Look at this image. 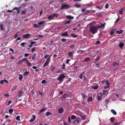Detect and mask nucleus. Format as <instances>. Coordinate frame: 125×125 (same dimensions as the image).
<instances>
[{
  "instance_id": "56",
  "label": "nucleus",
  "mask_w": 125,
  "mask_h": 125,
  "mask_svg": "<svg viewBox=\"0 0 125 125\" xmlns=\"http://www.w3.org/2000/svg\"><path fill=\"white\" fill-rule=\"evenodd\" d=\"M29 54H28L27 53H25V54L24 56L25 57H27L29 55Z\"/></svg>"
},
{
  "instance_id": "6",
  "label": "nucleus",
  "mask_w": 125,
  "mask_h": 125,
  "mask_svg": "<svg viewBox=\"0 0 125 125\" xmlns=\"http://www.w3.org/2000/svg\"><path fill=\"white\" fill-rule=\"evenodd\" d=\"M80 121V118H77L76 120L73 121V123L77 124L79 123Z\"/></svg>"
},
{
  "instance_id": "26",
  "label": "nucleus",
  "mask_w": 125,
  "mask_h": 125,
  "mask_svg": "<svg viewBox=\"0 0 125 125\" xmlns=\"http://www.w3.org/2000/svg\"><path fill=\"white\" fill-rule=\"evenodd\" d=\"M92 100V98L91 97H88V100L87 102H90Z\"/></svg>"
},
{
  "instance_id": "53",
  "label": "nucleus",
  "mask_w": 125,
  "mask_h": 125,
  "mask_svg": "<svg viewBox=\"0 0 125 125\" xmlns=\"http://www.w3.org/2000/svg\"><path fill=\"white\" fill-rule=\"evenodd\" d=\"M81 94L83 98H84L85 97V95L84 94L82 93Z\"/></svg>"
},
{
  "instance_id": "3",
  "label": "nucleus",
  "mask_w": 125,
  "mask_h": 125,
  "mask_svg": "<svg viewBox=\"0 0 125 125\" xmlns=\"http://www.w3.org/2000/svg\"><path fill=\"white\" fill-rule=\"evenodd\" d=\"M65 77L64 75L62 74L57 79V80L59 81L61 83L63 81V79Z\"/></svg>"
},
{
  "instance_id": "47",
  "label": "nucleus",
  "mask_w": 125,
  "mask_h": 125,
  "mask_svg": "<svg viewBox=\"0 0 125 125\" xmlns=\"http://www.w3.org/2000/svg\"><path fill=\"white\" fill-rule=\"evenodd\" d=\"M34 27L35 28H37L39 27V26L37 24H34Z\"/></svg>"
},
{
  "instance_id": "16",
  "label": "nucleus",
  "mask_w": 125,
  "mask_h": 125,
  "mask_svg": "<svg viewBox=\"0 0 125 125\" xmlns=\"http://www.w3.org/2000/svg\"><path fill=\"white\" fill-rule=\"evenodd\" d=\"M113 65L114 66H118L119 65V64L115 62H113Z\"/></svg>"
},
{
  "instance_id": "49",
  "label": "nucleus",
  "mask_w": 125,
  "mask_h": 125,
  "mask_svg": "<svg viewBox=\"0 0 125 125\" xmlns=\"http://www.w3.org/2000/svg\"><path fill=\"white\" fill-rule=\"evenodd\" d=\"M62 42H64L66 41L67 40L66 39H62Z\"/></svg>"
},
{
  "instance_id": "2",
  "label": "nucleus",
  "mask_w": 125,
  "mask_h": 125,
  "mask_svg": "<svg viewBox=\"0 0 125 125\" xmlns=\"http://www.w3.org/2000/svg\"><path fill=\"white\" fill-rule=\"evenodd\" d=\"M70 5L66 3H64L62 5L61 9L63 10L64 9H67L70 7Z\"/></svg>"
},
{
  "instance_id": "33",
  "label": "nucleus",
  "mask_w": 125,
  "mask_h": 125,
  "mask_svg": "<svg viewBox=\"0 0 125 125\" xmlns=\"http://www.w3.org/2000/svg\"><path fill=\"white\" fill-rule=\"evenodd\" d=\"M0 28L1 30H3L4 28L3 24H1L0 25Z\"/></svg>"
},
{
  "instance_id": "64",
  "label": "nucleus",
  "mask_w": 125,
  "mask_h": 125,
  "mask_svg": "<svg viewBox=\"0 0 125 125\" xmlns=\"http://www.w3.org/2000/svg\"><path fill=\"white\" fill-rule=\"evenodd\" d=\"M35 48L34 47L33 48H32L31 51L32 52H33L35 50Z\"/></svg>"
},
{
  "instance_id": "46",
  "label": "nucleus",
  "mask_w": 125,
  "mask_h": 125,
  "mask_svg": "<svg viewBox=\"0 0 125 125\" xmlns=\"http://www.w3.org/2000/svg\"><path fill=\"white\" fill-rule=\"evenodd\" d=\"M102 98V97L101 96H98L97 97V99L98 100L100 101V100Z\"/></svg>"
},
{
  "instance_id": "7",
  "label": "nucleus",
  "mask_w": 125,
  "mask_h": 125,
  "mask_svg": "<svg viewBox=\"0 0 125 125\" xmlns=\"http://www.w3.org/2000/svg\"><path fill=\"white\" fill-rule=\"evenodd\" d=\"M21 9V7L19 8L15 7L13 9V10H16L18 12V13L19 14L20 13L19 10Z\"/></svg>"
},
{
  "instance_id": "24",
  "label": "nucleus",
  "mask_w": 125,
  "mask_h": 125,
  "mask_svg": "<svg viewBox=\"0 0 125 125\" xmlns=\"http://www.w3.org/2000/svg\"><path fill=\"white\" fill-rule=\"evenodd\" d=\"M92 89H96L98 88V86L97 85H95L94 86H92Z\"/></svg>"
},
{
  "instance_id": "62",
  "label": "nucleus",
  "mask_w": 125,
  "mask_h": 125,
  "mask_svg": "<svg viewBox=\"0 0 125 125\" xmlns=\"http://www.w3.org/2000/svg\"><path fill=\"white\" fill-rule=\"evenodd\" d=\"M30 43L31 44H32V45L33 44H35L36 43V42H31Z\"/></svg>"
},
{
  "instance_id": "36",
  "label": "nucleus",
  "mask_w": 125,
  "mask_h": 125,
  "mask_svg": "<svg viewBox=\"0 0 125 125\" xmlns=\"http://www.w3.org/2000/svg\"><path fill=\"white\" fill-rule=\"evenodd\" d=\"M113 30L115 31V30L113 29H112L111 31L110 32V34L111 35L113 34L115 32V31H114Z\"/></svg>"
},
{
  "instance_id": "39",
  "label": "nucleus",
  "mask_w": 125,
  "mask_h": 125,
  "mask_svg": "<svg viewBox=\"0 0 125 125\" xmlns=\"http://www.w3.org/2000/svg\"><path fill=\"white\" fill-rule=\"evenodd\" d=\"M20 116H18L16 117V119L17 120L19 121L20 120Z\"/></svg>"
},
{
  "instance_id": "34",
  "label": "nucleus",
  "mask_w": 125,
  "mask_h": 125,
  "mask_svg": "<svg viewBox=\"0 0 125 125\" xmlns=\"http://www.w3.org/2000/svg\"><path fill=\"white\" fill-rule=\"evenodd\" d=\"M67 95V94H65L62 96V98L65 99L66 98Z\"/></svg>"
},
{
  "instance_id": "58",
  "label": "nucleus",
  "mask_w": 125,
  "mask_h": 125,
  "mask_svg": "<svg viewBox=\"0 0 125 125\" xmlns=\"http://www.w3.org/2000/svg\"><path fill=\"white\" fill-rule=\"evenodd\" d=\"M49 56V55L47 54L44 56V59H46Z\"/></svg>"
},
{
  "instance_id": "43",
  "label": "nucleus",
  "mask_w": 125,
  "mask_h": 125,
  "mask_svg": "<svg viewBox=\"0 0 125 125\" xmlns=\"http://www.w3.org/2000/svg\"><path fill=\"white\" fill-rule=\"evenodd\" d=\"M90 12V11L89 10H86L84 13V14L86 15L87 14H88Z\"/></svg>"
},
{
  "instance_id": "5",
  "label": "nucleus",
  "mask_w": 125,
  "mask_h": 125,
  "mask_svg": "<svg viewBox=\"0 0 125 125\" xmlns=\"http://www.w3.org/2000/svg\"><path fill=\"white\" fill-rule=\"evenodd\" d=\"M31 35L29 34H26L23 35L22 37L24 39H27L29 38Z\"/></svg>"
},
{
  "instance_id": "51",
  "label": "nucleus",
  "mask_w": 125,
  "mask_h": 125,
  "mask_svg": "<svg viewBox=\"0 0 125 125\" xmlns=\"http://www.w3.org/2000/svg\"><path fill=\"white\" fill-rule=\"evenodd\" d=\"M21 39V38L20 37H18L16 40L15 41L16 42H17L18 40H20Z\"/></svg>"
},
{
  "instance_id": "54",
  "label": "nucleus",
  "mask_w": 125,
  "mask_h": 125,
  "mask_svg": "<svg viewBox=\"0 0 125 125\" xmlns=\"http://www.w3.org/2000/svg\"><path fill=\"white\" fill-rule=\"evenodd\" d=\"M106 83L109 86L110 83H109L108 81V80L106 81Z\"/></svg>"
},
{
  "instance_id": "63",
  "label": "nucleus",
  "mask_w": 125,
  "mask_h": 125,
  "mask_svg": "<svg viewBox=\"0 0 125 125\" xmlns=\"http://www.w3.org/2000/svg\"><path fill=\"white\" fill-rule=\"evenodd\" d=\"M114 125H119V124L117 122H115L114 123Z\"/></svg>"
},
{
  "instance_id": "4",
  "label": "nucleus",
  "mask_w": 125,
  "mask_h": 125,
  "mask_svg": "<svg viewBox=\"0 0 125 125\" xmlns=\"http://www.w3.org/2000/svg\"><path fill=\"white\" fill-rule=\"evenodd\" d=\"M50 60L51 59L50 58V57H49L45 63H44L43 67H45L46 66L49 64Z\"/></svg>"
},
{
  "instance_id": "38",
  "label": "nucleus",
  "mask_w": 125,
  "mask_h": 125,
  "mask_svg": "<svg viewBox=\"0 0 125 125\" xmlns=\"http://www.w3.org/2000/svg\"><path fill=\"white\" fill-rule=\"evenodd\" d=\"M30 73V72L28 71L25 72L24 73V75H26Z\"/></svg>"
},
{
  "instance_id": "1",
  "label": "nucleus",
  "mask_w": 125,
  "mask_h": 125,
  "mask_svg": "<svg viewBox=\"0 0 125 125\" xmlns=\"http://www.w3.org/2000/svg\"><path fill=\"white\" fill-rule=\"evenodd\" d=\"M99 28H100V26H92L91 27L90 29V31L93 34H94L97 32L98 29Z\"/></svg>"
},
{
  "instance_id": "35",
  "label": "nucleus",
  "mask_w": 125,
  "mask_h": 125,
  "mask_svg": "<svg viewBox=\"0 0 125 125\" xmlns=\"http://www.w3.org/2000/svg\"><path fill=\"white\" fill-rule=\"evenodd\" d=\"M22 76L21 74H20V77H19V78L20 81H21L22 79Z\"/></svg>"
},
{
  "instance_id": "14",
  "label": "nucleus",
  "mask_w": 125,
  "mask_h": 125,
  "mask_svg": "<svg viewBox=\"0 0 125 125\" xmlns=\"http://www.w3.org/2000/svg\"><path fill=\"white\" fill-rule=\"evenodd\" d=\"M67 18L70 20H72L73 19V17L70 15H67L66 16Z\"/></svg>"
},
{
  "instance_id": "18",
  "label": "nucleus",
  "mask_w": 125,
  "mask_h": 125,
  "mask_svg": "<svg viewBox=\"0 0 125 125\" xmlns=\"http://www.w3.org/2000/svg\"><path fill=\"white\" fill-rule=\"evenodd\" d=\"M105 25V23H104L103 24H101V26L98 25L97 26L98 27H99V26H100V28H101L102 27H103L104 28V26Z\"/></svg>"
},
{
  "instance_id": "27",
  "label": "nucleus",
  "mask_w": 125,
  "mask_h": 125,
  "mask_svg": "<svg viewBox=\"0 0 125 125\" xmlns=\"http://www.w3.org/2000/svg\"><path fill=\"white\" fill-rule=\"evenodd\" d=\"M45 23V22L43 21H40L38 23V24L39 25L44 24Z\"/></svg>"
},
{
  "instance_id": "15",
  "label": "nucleus",
  "mask_w": 125,
  "mask_h": 125,
  "mask_svg": "<svg viewBox=\"0 0 125 125\" xmlns=\"http://www.w3.org/2000/svg\"><path fill=\"white\" fill-rule=\"evenodd\" d=\"M125 9L124 8H122L121 10H120L119 11V13L121 14H123V10Z\"/></svg>"
},
{
  "instance_id": "17",
  "label": "nucleus",
  "mask_w": 125,
  "mask_h": 125,
  "mask_svg": "<svg viewBox=\"0 0 125 125\" xmlns=\"http://www.w3.org/2000/svg\"><path fill=\"white\" fill-rule=\"evenodd\" d=\"M123 31L122 30H121L119 31H116V33L119 34H122L123 33Z\"/></svg>"
},
{
  "instance_id": "8",
  "label": "nucleus",
  "mask_w": 125,
  "mask_h": 125,
  "mask_svg": "<svg viewBox=\"0 0 125 125\" xmlns=\"http://www.w3.org/2000/svg\"><path fill=\"white\" fill-rule=\"evenodd\" d=\"M64 111V110L63 108H61L59 109L58 110V111L59 113L62 114Z\"/></svg>"
},
{
  "instance_id": "11",
  "label": "nucleus",
  "mask_w": 125,
  "mask_h": 125,
  "mask_svg": "<svg viewBox=\"0 0 125 125\" xmlns=\"http://www.w3.org/2000/svg\"><path fill=\"white\" fill-rule=\"evenodd\" d=\"M32 117H33V118L31 119L30 121V122H31L34 121V120L36 118V116L35 115H32Z\"/></svg>"
},
{
  "instance_id": "25",
  "label": "nucleus",
  "mask_w": 125,
  "mask_h": 125,
  "mask_svg": "<svg viewBox=\"0 0 125 125\" xmlns=\"http://www.w3.org/2000/svg\"><path fill=\"white\" fill-rule=\"evenodd\" d=\"M85 73L84 72H83L79 76L80 78L82 79L83 77V75Z\"/></svg>"
},
{
  "instance_id": "45",
  "label": "nucleus",
  "mask_w": 125,
  "mask_h": 125,
  "mask_svg": "<svg viewBox=\"0 0 125 125\" xmlns=\"http://www.w3.org/2000/svg\"><path fill=\"white\" fill-rule=\"evenodd\" d=\"M26 62L27 64L29 66H30L31 65V64L30 62H29L28 61H26Z\"/></svg>"
},
{
  "instance_id": "30",
  "label": "nucleus",
  "mask_w": 125,
  "mask_h": 125,
  "mask_svg": "<svg viewBox=\"0 0 125 125\" xmlns=\"http://www.w3.org/2000/svg\"><path fill=\"white\" fill-rule=\"evenodd\" d=\"M84 51H82L81 50H79L77 51V52L78 53H80L81 54H82V52H83Z\"/></svg>"
},
{
  "instance_id": "12",
  "label": "nucleus",
  "mask_w": 125,
  "mask_h": 125,
  "mask_svg": "<svg viewBox=\"0 0 125 125\" xmlns=\"http://www.w3.org/2000/svg\"><path fill=\"white\" fill-rule=\"evenodd\" d=\"M46 109V108H42L41 110L39 111V114H40L42 112H44Z\"/></svg>"
},
{
  "instance_id": "37",
  "label": "nucleus",
  "mask_w": 125,
  "mask_h": 125,
  "mask_svg": "<svg viewBox=\"0 0 125 125\" xmlns=\"http://www.w3.org/2000/svg\"><path fill=\"white\" fill-rule=\"evenodd\" d=\"M75 6L77 8H78L80 7H81V5L78 4H75Z\"/></svg>"
},
{
  "instance_id": "44",
  "label": "nucleus",
  "mask_w": 125,
  "mask_h": 125,
  "mask_svg": "<svg viewBox=\"0 0 125 125\" xmlns=\"http://www.w3.org/2000/svg\"><path fill=\"white\" fill-rule=\"evenodd\" d=\"M13 110L12 109H10L9 110V112L10 114H12L13 112Z\"/></svg>"
},
{
  "instance_id": "48",
  "label": "nucleus",
  "mask_w": 125,
  "mask_h": 125,
  "mask_svg": "<svg viewBox=\"0 0 125 125\" xmlns=\"http://www.w3.org/2000/svg\"><path fill=\"white\" fill-rule=\"evenodd\" d=\"M26 12V10H23L21 12V15H22L25 14Z\"/></svg>"
},
{
  "instance_id": "21",
  "label": "nucleus",
  "mask_w": 125,
  "mask_h": 125,
  "mask_svg": "<svg viewBox=\"0 0 125 125\" xmlns=\"http://www.w3.org/2000/svg\"><path fill=\"white\" fill-rule=\"evenodd\" d=\"M53 17L52 15H51L48 17V18L49 20H52L53 19Z\"/></svg>"
},
{
  "instance_id": "42",
  "label": "nucleus",
  "mask_w": 125,
  "mask_h": 125,
  "mask_svg": "<svg viewBox=\"0 0 125 125\" xmlns=\"http://www.w3.org/2000/svg\"><path fill=\"white\" fill-rule=\"evenodd\" d=\"M51 114V113L50 112H47L46 113V115L47 116L50 115Z\"/></svg>"
},
{
  "instance_id": "61",
  "label": "nucleus",
  "mask_w": 125,
  "mask_h": 125,
  "mask_svg": "<svg viewBox=\"0 0 125 125\" xmlns=\"http://www.w3.org/2000/svg\"><path fill=\"white\" fill-rule=\"evenodd\" d=\"M95 66L97 68H99V64L97 63H96L95 65Z\"/></svg>"
},
{
  "instance_id": "13",
  "label": "nucleus",
  "mask_w": 125,
  "mask_h": 125,
  "mask_svg": "<svg viewBox=\"0 0 125 125\" xmlns=\"http://www.w3.org/2000/svg\"><path fill=\"white\" fill-rule=\"evenodd\" d=\"M62 36H68V32H65L64 33L62 34L61 35Z\"/></svg>"
},
{
  "instance_id": "52",
  "label": "nucleus",
  "mask_w": 125,
  "mask_h": 125,
  "mask_svg": "<svg viewBox=\"0 0 125 125\" xmlns=\"http://www.w3.org/2000/svg\"><path fill=\"white\" fill-rule=\"evenodd\" d=\"M81 117L83 120H85L86 118L85 116L84 115H82L81 116Z\"/></svg>"
},
{
  "instance_id": "50",
  "label": "nucleus",
  "mask_w": 125,
  "mask_h": 125,
  "mask_svg": "<svg viewBox=\"0 0 125 125\" xmlns=\"http://www.w3.org/2000/svg\"><path fill=\"white\" fill-rule=\"evenodd\" d=\"M65 65L64 63H63L62 66V69H64L65 68Z\"/></svg>"
},
{
  "instance_id": "40",
  "label": "nucleus",
  "mask_w": 125,
  "mask_h": 125,
  "mask_svg": "<svg viewBox=\"0 0 125 125\" xmlns=\"http://www.w3.org/2000/svg\"><path fill=\"white\" fill-rule=\"evenodd\" d=\"M26 42H23L21 43L20 45L22 47L24 46L26 44Z\"/></svg>"
},
{
  "instance_id": "10",
  "label": "nucleus",
  "mask_w": 125,
  "mask_h": 125,
  "mask_svg": "<svg viewBox=\"0 0 125 125\" xmlns=\"http://www.w3.org/2000/svg\"><path fill=\"white\" fill-rule=\"evenodd\" d=\"M90 60V59L89 57L86 58L82 61L83 62H88Z\"/></svg>"
},
{
  "instance_id": "57",
  "label": "nucleus",
  "mask_w": 125,
  "mask_h": 125,
  "mask_svg": "<svg viewBox=\"0 0 125 125\" xmlns=\"http://www.w3.org/2000/svg\"><path fill=\"white\" fill-rule=\"evenodd\" d=\"M105 7L106 9H107L108 7V3L106 4L105 5Z\"/></svg>"
},
{
  "instance_id": "9",
  "label": "nucleus",
  "mask_w": 125,
  "mask_h": 125,
  "mask_svg": "<svg viewBox=\"0 0 125 125\" xmlns=\"http://www.w3.org/2000/svg\"><path fill=\"white\" fill-rule=\"evenodd\" d=\"M73 52H70L68 53V55L70 57H73Z\"/></svg>"
},
{
  "instance_id": "23",
  "label": "nucleus",
  "mask_w": 125,
  "mask_h": 125,
  "mask_svg": "<svg viewBox=\"0 0 125 125\" xmlns=\"http://www.w3.org/2000/svg\"><path fill=\"white\" fill-rule=\"evenodd\" d=\"M71 36L72 37L74 38H75L77 36V35H75L73 33L71 35Z\"/></svg>"
},
{
  "instance_id": "29",
  "label": "nucleus",
  "mask_w": 125,
  "mask_h": 125,
  "mask_svg": "<svg viewBox=\"0 0 125 125\" xmlns=\"http://www.w3.org/2000/svg\"><path fill=\"white\" fill-rule=\"evenodd\" d=\"M52 15L53 18H54L55 17H57L58 16V14L54 13Z\"/></svg>"
},
{
  "instance_id": "59",
  "label": "nucleus",
  "mask_w": 125,
  "mask_h": 125,
  "mask_svg": "<svg viewBox=\"0 0 125 125\" xmlns=\"http://www.w3.org/2000/svg\"><path fill=\"white\" fill-rule=\"evenodd\" d=\"M86 10V8H85L83 9H82V12H83L84 11Z\"/></svg>"
},
{
  "instance_id": "20",
  "label": "nucleus",
  "mask_w": 125,
  "mask_h": 125,
  "mask_svg": "<svg viewBox=\"0 0 125 125\" xmlns=\"http://www.w3.org/2000/svg\"><path fill=\"white\" fill-rule=\"evenodd\" d=\"M115 120V119L114 117H112L110 118V121L111 122L113 123L114 121Z\"/></svg>"
},
{
  "instance_id": "32",
  "label": "nucleus",
  "mask_w": 125,
  "mask_h": 125,
  "mask_svg": "<svg viewBox=\"0 0 125 125\" xmlns=\"http://www.w3.org/2000/svg\"><path fill=\"white\" fill-rule=\"evenodd\" d=\"M76 118V117L74 115H73L71 116V118L72 120H74Z\"/></svg>"
},
{
  "instance_id": "41",
  "label": "nucleus",
  "mask_w": 125,
  "mask_h": 125,
  "mask_svg": "<svg viewBox=\"0 0 125 125\" xmlns=\"http://www.w3.org/2000/svg\"><path fill=\"white\" fill-rule=\"evenodd\" d=\"M36 55V54L34 53L33 55V56L32 57V58L33 60H34Z\"/></svg>"
},
{
  "instance_id": "55",
  "label": "nucleus",
  "mask_w": 125,
  "mask_h": 125,
  "mask_svg": "<svg viewBox=\"0 0 125 125\" xmlns=\"http://www.w3.org/2000/svg\"><path fill=\"white\" fill-rule=\"evenodd\" d=\"M46 81L45 80H44L42 81V84H44L45 83Z\"/></svg>"
},
{
  "instance_id": "28",
  "label": "nucleus",
  "mask_w": 125,
  "mask_h": 125,
  "mask_svg": "<svg viewBox=\"0 0 125 125\" xmlns=\"http://www.w3.org/2000/svg\"><path fill=\"white\" fill-rule=\"evenodd\" d=\"M13 10V9L12 10H8L7 11L9 13H11L12 12H13V13H15V12L14 11H13V10Z\"/></svg>"
},
{
  "instance_id": "22",
  "label": "nucleus",
  "mask_w": 125,
  "mask_h": 125,
  "mask_svg": "<svg viewBox=\"0 0 125 125\" xmlns=\"http://www.w3.org/2000/svg\"><path fill=\"white\" fill-rule=\"evenodd\" d=\"M119 45L120 47L121 48L123 47L124 44L123 43H120L119 44Z\"/></svg>"
},
{
  "instance_id": "19",
  "label": "nucleus",
  "mask_w": 125,
  "mask_h": 125,
  "mask_svg": "<svg viewBox=\"0 0 125 125\" xmlns=\"http://www.w3.org/2000/svg\"><path fill=\"white\" fill-rule=\"evenodd\" d=\"M111 111L114 115H116L117 113L114 110L111 109Z\"/></svg>"
},
{
  "instance_id": "60",
  "label": "nucleus",
  "mask_w": 125,
  "mask_h": 125,
  "mask_svg": "<svg viewBox=\"0 0 125 125\" xmlns=\"http://www.w3.org/2000/svg\"><path fill=\"white\" fill-rule=\"evenodd\" d=\"M26 6V4L25 3H23L21 5V6L23 7H24Z\"/></svg>"
},
{
  "instance_id": "31",
  "label": "nucleus",
  "mask_w": 125,
  "mask_h": 125,
  "mask_svg": "<svg viewBox=\"0 0 125 125\" xmlns=\"http://www.w3.org/2000/svg\"><path fill=\"white\" fill-rule=\"evenodd\" d=\"M71 21V20H68L67 21H66V22L64 23V24H69L70 23Z\"/></svg>"
}]
</instances>
